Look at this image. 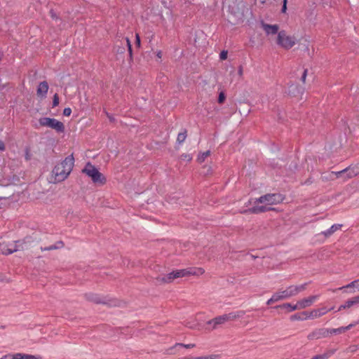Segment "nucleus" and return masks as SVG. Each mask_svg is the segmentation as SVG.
Wrapping results in <instances>:
<instances>
[{
  "label": "nucleus",
  "instance_id": "nucleus-52",
  "mask_svg": "<svg viewBox=\"0 0 359 359\" xmlns=\"http://www.w3.org/2000/svg\"><path fill=\"white\" fill-rule=\"evenodd\" d=\"M124 51V48H123L121 50V53H123Z\"/></svg>",
  "mask_w": 359,
  "mask_h": 359
},
{
  "label": "nucleus",
  "instance_id": "nucleus-39",
  "mask_svg": "<svg viewBox=\"0 0 359 359\" xmlns=\"http://www.w3.org/2000/svg\"><path fill=\"white\" fill-rule=\"evenodd\" d=\"M286 4H287V0H283V8H282V11L283 13H285L287 9Z\"/></svg>",
  "mask_w": 359,
  "mask_h": 359
},
{
  "label": "nucleus",
  "instance_id": "nucleus-46",
  "mask_svg": "<svg viewBox=\"0 0 359 359\" xmlns=\"http://www.w3.org/2000/svg\"><path fill=\"white\" fill-rule=\"evenodd\" d=\"M55 248V247L50 246V247L48 248L47 250H53Z\"/></svg>",
  "mask_w": 359,
  "mask_h": 359
},
{
  "label": "nucleus",
  "instance_id": "nucleus-37",
  "mask_svg": "<svg viewBox=\"0 0 359 359\" xmlns=\"http://www.w3.org/2000/svg\"><path fill=\"white\" fill-rule=\"evenodd\" d=\"M71 113H72V109L69 107L65 108V109L63 110L64 116H70Z\"/></svg>",
  "mask_w": 359,
  "mask_h": 359
},
{
  "label": "nucleus",
  "instance_id": "nucleus-51",
  "mask_svg": "<svg viewBox=\"0 0 359 359\" xmlns=\"http://www.w3.org/2000/svg\"><path fill=\"white\" fill-rule=\"evenodd\" d=\"M239 74H242V69H241L239 70Z\"/></svg>",
  "mask_w": 359,
  "mask_h": 359
},
{
  "label": "nucleus",
  "instance_id": "nucleus-18",
  "mask_svg": "<svg viewBox=\"0 0 359 359\" xmlns=\"http://www.w3.org/2000/svg\"><path fill=\"white\" fill-rule=\"evenodd\" d=\"M48 90V85L46 81H42L39 83L37 88V95L40 97H45Z\"/></svg>",
  "mask_w": 359,
  "mask_h": 359
},
{
  "label": "nucleus",
  "instance_id": "nucleus-44",
  "mask_svg": "<svg viewBox=\"0 0 359 359\" xmlns=\"http://www.w3.org/2000/svg\"><path fill=\"white\" fill-rule=\"evenodd\" d=\"M0 359H11V354H8V355H4Z\"/></svg>",
  "mask_w": 359,
  "mask_h": 359
},
{
  "label": "nucleus",
  "instance_id": "nucleus-45",
  "mask_svg": "<svg viewBox=\"0 0 359 359\" xmlns=\"http://www.w3.org/2000/svg\"><path fill=\"white\" fill-rule=\"evenodd\" d=\"M51 14H52V17H53V20H57V18H55L54 15H53V13L51 12Z\"/></svg>",
  "mask_w": 359,
  "mask_h": 359
},
{
  "label": "nucleus",
  "instance_id": "nucleus-8",
  "mask_svg": "<svg viewBox=\"0 0 359 359\" xmlns=\"http://www.w3.org/2000/svg\"><path fill=\"white\" fill-rule=\"evenodd\" d=\"M244 313V311H240L237 312H231L229 313L223 314L214 318L217 328L228 321L235 320L239 318H241Z\"/></svg>",
  "mask_w": 359,
  "mask_h": 359
},
{
  "label": "nucleus",
  "instance_id": "nucleus-23",
  "mask_svg": "<svg viewBox=\"0 0 359 359\" xmlns=\"http://www.w3.org/2000/svg\"><path fill=\"white\" fill-rule=\"evenodd\" d=\"M325 332V331H324L323 330H315L312 332H311L309 335H308V339L309 340H313L314 339H319L321 335H322V332Z\"/></svg>",
  "mask_w": 359,
  "mask_h": 359
},
{
  "label": "nucleus",
  "instance_id": "nucleus-20",
  "mask_svg": "<svg viewBox=\"0 0 359 359\" xmlns=\"http://www.w3.org/2000/svg\"><path fill=\"white\" fill-rule=\"evenodd\" d=\"M341 227V224H334L328 230L323 231V234L325 237L328 238L331 236L334 232L339 230Z\"/></svg>",
  "mask_w": 359,
  "mask_h": 359
},
{
  "label": "nucleus",
  "instance_id": "nucleus-27",
  "mask_svg": "<svg viewBox=\"0 0 359 359\" xmlns=\"http://www.w3.org/2000/svg\"><path fill=\"white\" fill-rule=\"evenodd\" d=\"M333 353H334L333 351H330L326 352L321 355H315L312 358L313 359H327L333 354Z\"/></svg>",
  "mask_w": 359,
  "mask_h": 359
},
{
  "label": "nucleus",
  "instance_id": "nucleus-17",
  "mask_svg": "<svg viewBox=\"0 0 359 359\" xmlns=\"http://www.w3.org/2000/svg\"><path fill=\"white\" fill-rule=\"evenodd\" d=\"M11 359H41L40 355H34L22 353H17L15 354H11Z\"/></svg>",
  "mask_w": 359,
  "mask_h": 359
},
{
  "label": "nucleus",
  "instance_id": "nucleus-30",
  "mask_svg": "<svg viewBox=\"0 0 359 359\" xmlns=\"http://www.w3.org/2000/svg\"><path fill=\"white\" fill-rule=\"evenodd\" d=\"M177 346H180V348H184L187 349H191V348H194L196 347V344H192V343H191V344L177 343Z\"/></svg>",
  "mask_w": 359,
  "mask_h": 359
},
{
  "label": "nucleus",
  "instance_id": "nucleus-43",
  "mask_svg": "<svg viewBox=\"0 0 359 359\" xmlns=\"http://www.w3.org/2000/svg\"><path fill=\"white\" fill-rule=\"evenodd\" d=\"M156 56L158 59H161L162 57V52L161 50H158L157 53H156Z\"/></svg>",
  "mask_w": 359,
  "mask_h": 359
},
{
  "label": "nucleus",
  "instance_id": "nucleus-49",
  "mask_svg": "<svg viewBox=\"0 0 359 359\" xmlns=\"http://www.w3.org/2000/svg\"><path fill=\"white\" fill-rule=\"evenodd\" d=\"M259 2L264 4L265 2V0H258Z\"/></svg>",
  "mask_w": 359,
  "mask_h": 359
},
{
  "label": "nucleus",
  "instance_id": "nucleus-29",
  "mask_svg": "<svg viewBox=\"0 0 359 359\" xmlns=\"http://www.w3.org/2000/svg\"><path fill=\"white\" fill-rule=\"evenodd\" d=\"M186 138H187V130H184V132L180 133L178 134L177 137V142L179 144H182L185 141Z\"/></svg>",
  "mask_w": 359,
  "mask_h": 359
},
{
  "label": "nucleus",
  "instance_id": "nucleus-21",
  "mask_svg": "<svg viewBox=\"0 0 359 359\" xmlns=\"http://www.w3.org/2000/svg\"><path fill=\"white\" fill-rule=\"evenodd\" d=\"M8 248L7 244H6L4 243H0V252L6 255V254H11L18 250V249L15 248V246L13 248Z\"/></svg>",
  "mask_w": 359,
  "mask_h": 359
},
{
  "label": "nucleus",
  "instance_id": "nucleus-10",
  "mask_svg": "<svg viewBox=\"0 0 359 359\" xmlns=\"http://www.w3.org/2000/svg\"><path fill=\"white\" fill-rule=\"evenodd\" d=\"M332 309H327L325 307H323V308H320V309H313L312 311H311L310 312H304L303 313V315L305 316V318L304 319H316V318H318L324 315H325L329 311L332 310Z\"/></svg>",
  "mask_w": 359,
  "mask_h": 359
},
{
  "label": "nucleus",
  "instance_id": "nucleus-7",
  "mask_svg": "<svg viewBox=\"0 0 359 359\" xmlns=\"http://www.w3.org/2000/svg\"><path fill=\"white\" fill-rule=\"evenodd\" d=\"M39 122L40 126L50 128L58 133H63L65 131L64 124L55 118L43 117L39 119Z\"/></svg>",
  "mask_w": 359,
  "mask_h": 359
},
{
  "label": "nucleus",
  "instance_id": "nucleus-31",
  "mask_svg": "<svg viewBox=\"0 0 359 359\" xmlns=\"http://www.w3.org/2000/svg\"><path fill=\"white\" fill-rule=\"evenodd\" d=\"M207 325L208 326V327L210 329V330H215L217 329V325H216V323H215V320L214 318L208 320L207 323H206Z\"/></svg>",
  "mask_w": 359,
  "mask_h": 359
},
{
  "label": "nucleus",
  "instance_id": "nucleus-53",
  "mask_svg": "<svg viewBox=\"0 0 359 359\" xmlns=\"http://www.w3.org/2000/svg\"><path fill=\"white\" fill-rule=\"evenodd\" d=\"M311 359H313V358H311Z\"/></svg>",
  "mask_w": 359,
  "mask_h": 359
},
{
  "label": "nucleus",
  "instance_id": "nucleus-47",
  "mask_svg": "<svg viewBox=\"0 0 359 359\" xmlns=\"http://www.w3.org/2000/svg\"><path fill=\"white\" fill-rule=\"evenodd\" d=\"M353 327V325L352 324H350L348 325V326H346V327H348V330H349L351 327Z\"/></svg>",
  "mask_w": 359,
  "mask_h": 359
},
{
  "label": "nucleus",
  "instance_id": "nucleus-3",
  "mask_svg": "<svg viewBox=\"0 0 359 359\" xmlns=\"http://www.w3.org/2000/svg\"><path fill=\"white\" fill-rule=\"evenodd\" d=\"M306 289V284L300 285H290L285 290L275 292L267 301L266 304L271 305L279 301L290 298L298 294Z\"/></svg>",
  "mask_w": 359,
  "mask_h": 359
},
{
  "label": "nucleus",
  "instance_id": "nucleus-6",
  "mask_svg": "<svg viewBox=\"0 0 359 359\" xmlns=\"http://www.w3.org/2000/svg\"><path fill=\"white\" fill-rule=\"evenodd\" d=\"M182 269L174 270L168 273L161 274L156 277V283L158 285L170 284L175 281V279L183 278Z\"/></svg>",
  "mask_w": 359,
  "mask_h": 359
},
{
  "label": "nucleus",
  "instance_id": "nucleus-40",
  "mask_svg": "<svg viewBox=\"0 0 359 359\" xmlns=\"http://www.w3.org/2000/svg\"><path fill=\"white\" fill-rule=\"evenodd\" d=\"M5 149L4 143L0 140V151H4Z\"/></svg>",
  "mask_w": 359,
  "mask_h": 359
},
{
  "label": "nucleus",
  "instance_id": "nucleus-42",
  "mask_svg": "<svg viewBox=\"0 0 359 359\" xmlns=\"http://www.w3.org/2000/svg\"><path fill=\"white\" fill-rule=\"evenodd\" d=\"M187 326L191 329H195L196 327V325H191L190 323H187Z\"/></svg>",
  "mask_w": 359,
  "mask_h": 359
},
{
  "label": "nucleus",
  "instance_id": "nucleus-12",
  "mask_svg": "<svg viewBox=\"0 0 359 359\" xmlns=\"http://www.w3.org/2000/svg\"><path fill=\"white\" fill-rule=\"evenodd\" d=\"M262 29L265 32L266 34L274 35L278 34L280 32V28L276 24H261Z\"/></svg>",
  "mask_w": 359,
  "mask_h": 359
},
{
  "label": "nucleus",
  "instance_id": "nucleus-5",
  "mask_svg": "<svg viewBox=\"0 0 359 359\" xmlns=\"http://www.w3.org/2000/svg\"><path fill=\"white\" fill-rule=\"evenodd\" d=\"M82 172L90 177L94 183L104 184L106 182L104 175L91 163H87Z\"/></svg>",
  "mask_w": 359,
  "mask_h": 359
},
{
  "label": "nucleus",
  "instance_id": "nucleus-50",
  "mask_svg": "<svg viewBox=\"0 0 359 359\" xmlns=\"http://www.w3.org/2000/svg\"><path fill=\"white\" fill-rule=\"evenodd\" d=\"M107 116L109 117V118L110 120H112V117H111L109 114H107Z\"/></svg>",
  "mask_w": 359,
  "mask_h": 359
},
{
  "label": "nucleus",
  "instance_id": "nucleus-35",
  "mask_svg": "<svg viewBox=\"0 0 359 359\" xmlns=\"http://www.w3.org/2000/svg\"><path fill=\"white\" fill-rule=\"evenodd\" d=\"M59 104V97H58V95L57 94H55L54 96H53V107H56Z\"/></svg>",
  "mask_w": 359,
  "mask_h": 359
},
{
  "label": "nucleus",
  "instance_id": "nucleus-32",
  "mask_svg": "<svg viewBox=\"0 0 359 359\" xmlns=\"http://www.w3.org/2000/svg\"><path fill=\"white\" fill-rule=\"evenodd\" d=\"M126 41L127 46H128V52H129L130 57L132 58L133 57V50H132V46H131L130 41L128 38H126Z\"/></svg>",
  "mask_w": 359,
  "mask_h": 359
},
{
  "label": "nucleus",
  "instance_id": "nucleus-33",
  "mask_svg": "<svg viewBox=\"0 0 359 359\" xmlns=\"http://www.w3.org/2000/svg\"><path fill=\"white\" fill-rule=\"evenodd\" d=\"M225 99L226 96L224 93L223 91L220 92L218 97V102L222 104L225 101Z\"/></svg>",
  "mask_w": 359,
  "mask_h": 359
},
{
  "label": "nucleus",
  "instance_id": "nucleus-22",
  "mask_svg": "<svg viewBox=\"0 0 359 359\" xmlns=\"http://www.w3.org/2000/svg\"><path fill=\"white\" fill-rule=\"evenodd\" d=\"M348 330V327H341L336 329L327 330L325 332L330 334H339Z\"/></svg>",
  "mask_w": 359,
  "mask_h": 359
},
{
  "label": "nucleus",
  "instance_id": "nucleus-28",
  "mask_svg": "<svg viewBox=\"0 0 359 359\" xmlns=\"http://www.w3.org/2000/svg\"><path fill=\"white\" fill-rule=\"evenodd\" d=\"M210 155V151H206L205 152L200 154L198 156V161L199 163H203L205 160V158H208Z\"/></svg>",
  "mask_w": 359,
  "mask_h": 359
},
{
  "label": "nucleus",
  "instance_id": "nucleus-36",
  "mask_svg": "<svg viewBox=\"0 0 359 359\" xmlns=\"http://www.w3.org/2000/svg\"><path fill=\"white\" fill-rule=\"evenodd\" d=\"M135 43L137 48L140 47L141 41H140V37L139 34H136L135 35Z\"/></svg>",
  "mask_w": 359,
  "mask_h": 359
},
{
  "label": "nucleus",
  "instance_id": "nucleus-24",
  "mask_svg": "<svg viewBox=\"0 0 359 359\" xmlns=\"http://www.w3.org/2000/svg\"><path fill=\"white\" fill-rule=\"evenodd\" d=\"M221 358V355L218 353H212L209 355H204L201 356L195 357L193 359H219Z\"/></svg>",
  "mask_w": 359,
  "mask_h": 359
},
{
  "label": "nucleus",
  "instance_id": "nucleus-34",
  "mask_svg": "<svg viewBox=\"0 0 359 359\" xmlns=\"http://www.w3.org/2000/svg\"><path fill=\"white\" fill-rule=\"evenodd\" d=\"M228 52L226 50H222L219 55V57L222 60H224L227 58Z\"/></svg>",
  "mask_w": 359,
  "mask_h": 359
},
{
  "label": "nucleus",
  "instance_id": "nucleus-1",
  "mask_svg": "<svg viewBox=\"0 0 359 359\" xmlns=\"http://www.w3.org/2000/svg\"><path fill=\"white\" fill-rule=\"evenodd\" d=\"M284 198L279 194H268L256 199L255 205L252 208L244 210L243 212L258 214L269 210H273V205L280 203Z\"/></svg>",
  "mask_w": 359,
  "mask_h": 359
},
{
  "label": "nucleus",
  "instance_id": "nucleus-26",
  "mask_svg": "<svg viewBox=\"0 0 359 359\" xmlns=\"http://www.w3.org/2000/svg\"><path fill=\"white\" fill-rule=\"evenodd\" d=\"M278 307L281 309H285L288 312H291L295 310H298V308H296V304L292 305L290 303H285L282 305L278 306Z\"/></svg>",
  "mask_w": 359,
  "mask_h": 359
},
{
  "label": "nucleus",
  "instance_id": "nucleus-48",
  "mask_svg": "<svg viewBox=\"0 0 359 359\" xmlns=\"http://www.w3.org/2000/svg\"><path fill=\"white\" fill-rule=\"evenodd\" d=\"M292 318H294V319H301L299 317H297V316H292Z\"/></svg>",
  "mask_w": 359,
  "mask_h": 359
},
{
  "label": "nucleus",
  "instance_id": "nucleus-38",
  "mask_svg": "<svg viewBox=\"0 0 359 359\" xmlns=\"http://www.w3.org/2000/svg\"><path fill=\"white\" fill-rule=\"evenodd\" d=\"M306 75H307V69H305L304 71V73H303V74L302 76V79H301L303 83H305Z\"/></svg>",
  "mask_w": 359,
  "mask_h": 359
},
{
  "label": "nucleus",
  "instance_id": "nucleus-41",
  "mask_svg": "<svg viewBox=\"0 0 359 359\" xmlns=\"http://www.w3.org/2000/svg\"><path fill=\"white\" fill-rule=\"evenodd\" d=\"M15 246L18 249L16 243H10L9 245H8L7 248H13Z\"/></svg>",
  "mask_w": 359,
  "mask_h": 359
},
{
  "label": "nucleus",
  "instance_id": "nucleus-14",
  "mask_svg": "<svg viewBox=\"0 0 359 359\" xmlns=\"http://www.w3.org/2000/svg\"><path fill=\"white\" fill-rule=\"evenodd\" d=\"M183 276H199L203 275L205 273V270L203 268L198 267V268H189V269H182Z\"/></svg>",
  "mask_w": 359,
  "mask_h": 359
},
{
  "label": "nucleus",
  "instance_id": "nucleus-11",
  "mask_svg": "<svg viewBox=\"0 0 359 359\" xmlns=\"http://www.w3.org/2000/svg\"><path fill=\"white\" fill-rule=\"evenodd\" d=\"M318 295H312L306 298L302 299L297 301L296 308H298V310H301L309 307L315 302L316 300L318 299Z\"/></svg>",
  "mask_w": 359,
  "mask_h": 359
},
{
  "label": "nucleus",
  "instance_id": "nucleus-2",
  "mask_svg": "<svg viewBox=\"0 0 359 359\" xmlns=\"http://www.w3.org/2000/svg\"><path fill=\"white\" fill-rule=\"evenodd\" d=\"M74 163L72 155L68 156L62 161L57 163L53 170L54 182H60L66 180L71 173Z\"/></svg>",
  "mask_w": 359,
  "mask_h": 359
},
{
  "label": "nucleus",
  "instance_id": "nucleus-25",
  "mask_svg": "<svg viewBox=\"0 0 359 359\" xmlns=\"http://www.w3.org/2000/svg\"><path fill=\"white\" fill-rule=\"evenodd\" d=\"M180 348V346H177V343H175L173 346L168 348L165 353L167 355H175L178 353V349Z\"/></svg>",
  "mask_w": 359,
  "mask_h": 359
},
{
  "label": "nucleus",
  "instance_id": "nucleus-15",
  "mask_svg": "<svg viewBox=\"0 0 359 359\" xmlns=\"http://www.w3.org/2000/svg\"><path fill=\"white\" fill-rule=\"evenodd\" d=\"M359 304V295L351 297L346 300L344 304L339 306L338 311L348 309L355 305Z\"/></svg>",
  "mask_w": 359,
  "mask_h": 359
},
{
  "label": "nucleus",
  "instance_id": "nucleus-9",
  "mask_svg": "<svg viewBox=\"0 0 359 359\" xmlns=\"http://www.w3.org/2000/svg\"><path fill=\"white\" fill-rule=\"evenodd\" d=\"M333 173L337 176V177H341L344 175L345 179H349L355 177L359 174V168H347L343 170Z\"/></svg>",
  "mask_w": 359,
  "mask_h": 359
},
{
  "label": "nucleus",
  "instance_id": "nucleus-4",
  "mask_svg": "<svg viewBox=\"0 0 359 359\" xmlns=\"http://www.w3.org/2000/svg\"><path fill=\"white\" fill-rule=\"evenodd\" d=\"M276 44L285 50H290L297 43V39L285 30H280L276 39Z\"/></svg>",
  "mask_w": 359,
  "mask_h": 359
},
{
  "label": "nucleus",
  "instance_id": "nucleus-19",
  "mask_svg": "<svg viewBox=\"0 0 359 359\" xmlns=\"http://www.w3.org/2000/svg\"><path fill=\"white\" fill-rule=\"evenodd\" d=\"M86 297L88 301L95 304H105L106 302L101 297L94 293L86 294Z\"/></svg>",
  "mask_w": 359,
  "mask_h": 359
},
{
  "label": "nucleus",
  "instance_id": "nucleus-13",
  "mask_svg": "<svg viewBox=\"0 0 359 359\" xmlns=\"http://www.w3.org/2000/svg\"><path fill=\"white\" fill-rule=\"evenodd\" d=\"M304 91V88L298 84L292 83L289 86L287 89V94L292 97H299Z\"/></svg>",
  "mask_w": 359,
  "mask_h": 359
},
{
  "label": "nucleus",
  "instance_id": "nucleus-16",
  "mask_svg": "<svg viewBox=\"0 0 359 359\" xmlns=\"http://www.w3.org/2000/svg\"><path fill=\"white\" fill-rule=\"evenodd\" d=\"M348 289H353V290L348 292L349 293H354L356 290L359 291V279L355 280L346 285L338 288L337 290H345Z\"/></svg>",
  "mask_w": 359,
  "mask_h": 359
}]
</instances>
